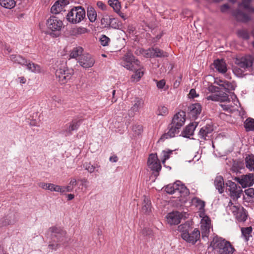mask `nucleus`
Wrapping results in <instances>:
<instances>
[{"label":"nucleus","instance_id":"obj_1","mask_svg":"<svg viewBox=\"0 0 254 254\" xmlns=\"http://www.w3.org/2000/svg\"><path fill=\"white\" fill-rule=\"evenodd\" d=\"M124 66L130 70L134 71L131 78L139 79L143 75V71L141 68L140 62L135 59L132 53L127 52L124 58Z\"/></svg>","mask_w":254,"mask_h":254},{"label":"nucleus","instance_id":"obj_2","mask_svg":"<svg viewBox=\"0 0 254 254\" xmlns=\"http://www.w3.org/2000/svg\"><path fill=\"white\" fill-rule=\"evenodd\" d=\"M51 234V239L55 243L50 244L48 248L50 250H56L60 243H64L66 241V232L61 227L53 226L49 229Z\"/></svg>","mask_w":254,"mask_h":254},{"label":"nucleus","instance_id":"obj_3","mask_svg":"<svg viewBox=\"0 0 254 254\" xmlns=\"http://www.w3.org/2000/svg\"><path fill=\"white\" fill-rule=\"evenodd\" d=\"M210 246L214 250H216L219 254H233L235 251L234 247L230 242L218 236L213 238Z\"/></svg>","mask_w":254,"mask_h":254},{"label":"nucleus","instance_id":"obj_4","mask_svg":"<svg viewBox=\"0 0 254 254\" xmlns=\"http://www.w3.org/2000/svg\"><path fill=\"white\" fill-rule=\"evenodd\" d=\"M189 228L190 226L187 224H182L178 227L179 230L182 232V239L189 243L194 244L200 239V232L195 228L190 233Z\"/></svg>","mask_w":254,"mask_h":254},{"label":"nucleus","instance_id":"obj_5","mask_svg":"<svg viewBox=\"0 0 254 254\" xmlns=\"http://www.w3.org/2000/svg\"><path fill=\"white\" fill-rule=\"evenodd\" d=\"M66 16L68 22L72 24L78 23L85 17V11L80 6L74 7L68 12Z\"/></svg>","mask_w":254,"mask_h":254},{"label":"nucleus","instance_id":"obj_6","mask_svg":"<svg viewBox=\"0 0 254 254\" xmlns=\"http://www.w3.org/2000/svg\"><path fill=\"white\" fill-rule=\"evenodd\" d=\"M73 74L72 69L66 67L58 69L55 73L56 76L61 84H64L71 78Z\"/></svg>","mask_w":254,"mask_h":254},{"label":"nucleus","instance_id":"obj_7","mask_svg":"<svg viewBox=\"0 0 254 254\" xmlns=\"http://www.w3.org/2000/svg\"><path fill=\"white\" fill-rule=\"evenodd\" d=\"M10 60L13 63L21 65H25L29 70L32 72H36L39 70V66L33 63H27V60L20 55H11L10 56Z\"/></svg>","mask_w":254,"mask_h":254},{"label":"nucleus","instance_id":"obj_8","mask_svg":"<svg viewBox=\"0 0 254 254\" xmlns=\"http://www.w3.org/2000/svg\"><path fill=\"white\" fill-rule=\"evenodd\" d=\"M165 190L169 194H173L177 191L186 194L189 192L187 188L179 181L167 185L165 188Z\"/></svg>","mask_w":254,"mask_h":254},{"label":"nucleus","instance_id":"obj_9","mask_svg":"<svg viewBox=\"0 0 254 254\" xmlns=\"http://www.w3.org/2000/svg\"><path fill=\"white\" fill-rule=\"evenodd\" d=\"M254 58L251 55H247L240 58H236L235 64L245 70L251 67L254 63Z\"/></svg>","mask_w":254,"mask_h":254},{"label":"nucleus","instance_id":"obj_10","mask_svg":"<svg viewBox=\"0 0 254 254\" xmlns=\"http://www.w3.org/2000/svg\"><path fill=\"white\" fill-rule=\"evenodd\" d=\"M48 28L52 31H60L63 25L62 20L55 16H51L47 21Z\"/></svg>","mask_w":254,"mask_h":254},{"label":"nucleus","instance_id":"obj_11","mask_svg":"<svg viewBox=\"0 0 254 254\" xmlns=\"http://www.w3.org/2000/svg\"><path fill=\"white\" fill-rule=\"evenodd\" d=\"M226 190L230 191L231 196L239 198L241 196L242 190L240 187H237L236 184L232 181H228L226 183Z\"/></svg>","mask_w":254,"mask_h":254},{"label":"nucleus","instance_id":"obj_12","mask_svg":"<svg viewBox=\"0 0 254 254\" xmlns=\"http://www.w3.org/2000/svg\"><path fill=\"white\" fill-rule=\"evenodd\" d=\"M181 127L170 123L168 126V131L163 134L158 141H164L166 139L174 137L180 132Z\"/></svg>","mask_w":254,"mask_h":254},{"label":"nucleus","instance_id":"obj_13","mask_svg":"<svg viewBox=\"0 0 254 254\" xmlns=\"http://www.w3.org/2000/svg\"><path fill=\"white\" fill-rule=\"evenodd\" d=\"M79 64L84 68H89L93 66L95 60L89 54H84L78 58Z\"/></svg>","mask_w":254,"mask_h":254},{"label":"nucleus","instance_id":"obj_14","mask_svg":"<svg viewBox=\"0 0 254 254\" xmlns=\"http://www.w3.org/2000/svg\"><path fill=\"white\" fill-rule=\"evenodd\" d=\"M235 180L241 185L244 188L252 186L254 183V175H243L241 177H236Z\"/></svg>","mask_w":254,"mask_h":254},{"label":"nucleus","instance_id":"obj_15","mask_svg":"<svg viewBox=\"0 0 254 254\" xmlns=\"http://www.w3.org/2000/svg\"><path fill=\"white\" fill-rule=\"evenodd\" d=\"M68 4V0H58L55 2L51 8V11L53 14H58L62 11H65L64 9Z\"/></svg>","mask_w":254,"mask_h":254},{"label":"nucleus","instance_id":"obj_16","mask_svg":"<svg viewBox=\"0 0 254 254\" xmlns=\"http://www.w3.org/2000/svg\"><path fill=\"white\" fill-rule=\"evenodd\" d=\"M185 121L186 113L183 111H181L174 116L171 123L172 125L182 127L184 125Z\"/></svg>","mask_w":254,"mask_h":254},{"label":"nucleus","instance_id":"obj_17","mask_svg":"<svg viewBox=\"0 0 254 254\" xmlns=\"http://www.w3.org/2000/svg\"><path fill=\"white\" fill-rule=\"evenodd\" d=\"M207 100L218 101L220 102L230 101L228 95L225 92H219L218 94H211L206 97Z\"/></svg>","mask_w":254,"mask_h":254},{"label":"nucleus","instance_id":"obj_18","mask_svg":"<svg viewBox=\"0 0 254 254\" xmlns=\"http://www.w3.org/2000/svg\"><path fill=\"white\" fill-rule=\"evenodd\" d=\"M182 217V214L178 211L169 213L166 216L167 222L171 225L179 224Z\"/></svg>","mask_w":254,"mask_h":254},{"label":"nucleus","instance_id":"obj_19","mask_svg":"<svg viewBox=\"0 0 254 254\" xmlns=\"http://www.w3.org/2000/svg\"><path fill=\"white\" fill-rule=\"evenodd\" d=\"M232 15L238 21L247 22L250 20V17L248 14L239 9L234 10L232 12Z\"/></svg>","mask_w":254,"mask_h":254},{"label":"nucleus","instance_id":"obj_20","mask_svg":"<svg viewBox=\"0 0 254 254\" xmlns=\"http://www.w3.org/2000/svg\"><path fill=\"white\" fill-rule=\"evenodd\" d=\"M148 51L151 57L153 58H166L168 57V54L158 48H152L149 49Z\"/></svg>","mask_w":254,"mask_h":254},{"label":"nucleus","instance_id":"obj_21","mask_svg":"<svg viewBox=\"0 0 254 254\" xmlns=\"http://www.w3.org/2000/svg\"><path fill=\"white\" fill-rule=\"evenodd\" d=\"M189 114L192 118H196L201 111V106L199 103L193 104L188 107Z\"/></svg>","mask_w":254,"mask_h":254},{"label":"nucleus","instance_id":"obj_22","mask_svg":"<svg viewBox=\"0 0 254 254\" xmlns=\"http://www.w3.org/2000/svg\"><path fill=\"white\" fill-rule=\"evenodd\" d=\"M213 65L217 70L220 73H225L227 70L226 64L223 60H215Z\"/></svg>","mask_w":254,"mask_h":254},{"label":"nucleus","instance_id":"obj_23","mask_svg":"<svg viewBox=\"0 0 254 254\" xmlns=\"http://www.w3.org/2000/svg\"><path fill=\"white\" fill-rule=\"evenodd\" d=\"M213 131L212 127L209 125H206L201 128L200 129L198 136L200 138L206 140V137L209 134H210Z\"/></svg>","mask_w":254,"mask_h":254},{"label":"nucleus","instance_id":"obj_24","mask_svg":"<svg viewBox=\"0 0 254 254\" xmlns=\"http://www.w3.org/2000/svg\"><path fill=\"white\" fill-rule=\"evenodd\" d=\"M214 186L220 193L224 191V182L223 178L221 176H218L214 180Z\"/></svg>","mask_w":254,"mask_h":254},{"label":"nucleus","instance_id":"obj_25","mask_svg":"<svg viewBox=\"0 0 254 254\" xmlns=\"http://www.w3.org/2000/svg\"><path fill=\"white\" fill-rule=\"evenodd\" d=\"M196 127V125H194L193 123L190 124L182 132L181 134L182 136L189 138L190 135H193Z\"/></svg>","mask_w":254,"mask_h":254},{"label":"nucleus","instance_id":"obj_26","mask_svg":"<svg viewBox=\"0 0 254 254\" xmlns=\"http://www.w3.org/2000/svg\"><path fill=\"white\" fill-rule=\"evenodd\" d=\"M16 221L14 214L8 215L0 220V226H4L13 224Z\"/></svg>","mask_w":254,"mask_h":254},{"label":"nucleus","instance_id":"obj_27","mask_svg":"<svg viewBox=\"0 0 254 254\" xmlns=\"http://www.w3.org/2000/svg\"><path fill=\"white\" fill-rule=\"evenodd\" d=\"M215 83L218 84L219 86L223 87L227 92H229L230 91L234 90L235 89L233 84L231 82L227 81L219 80L217 81H215Z\"/></svg>","mask_w":254,"mask_h":254},{"label":"nucleus","instance_id":"obj_28","mask_svg":"<svg viewBox=\"0 0 254 254\" xmlns=\"http://www.w3.org/2000/svg\"><path fill=\"white\" fill-rule=\"evenodd\" d=\"M134 102V104L131 108V110L133 112H138L139 109L143 108L144 106V101L141 98L138 97L135 98Z\"/></svg>","mask_w":254,"mask_h":254},{"label":"nucleus","instance_id":"obj_29","mask_svg":"<svg viewBox=\"0 0 254 254\" xmlns=\"http://www.w3.org/2000/svg\"><path fill=\"white\" fill-rule=\"evenodd\" d=\"M83 49L82 47L78 46L73 48L69 54L70 58L75 59L80 57L82 54Z\"/></svg>","mask_w":254,"mask_h":254},{"label":"nucleus","instance_id":"obj_30","mask_svg":"<svg viewBox=\"0 0 254 254\" xmlns=\"http://www.w3.org/2000/svg\"><path fill=\"white\" fill-rule=\"evenodd\" d=\"M150 200L146 196H144V199L142 203V211L145 214H148L151 211Z\"/></svg>","mask_w":254,"mask_h":254},{"label":"nucleus","instance_id":"obj_31","mask_svg":"<svg viewBox=\"0 0 254 254\" xmlns=\"http://www.w3.org/2000/svg\"><path fill=\"white\" fill-rule=\"evenodd\" d=\"M82 122V120L78 119H73L70 123V125L68 128V131L71 133L72 131L76 130L79 127L81 123Z\"/></svg>","mask_w":254,"mask_h":254},{"label":"nucleus","instance_id":"obj_32","mask_svg":"<svg viewBox=\"0 0 254 254\" xmlns=\"http://www.w3.org/2000/svg\"><path fill=\"white\" fill-rule=\"evenodd\" d=\"M241 230L242 236L244 237L245 241L246 242L248 241L249 240V238L250 237H252V227L251 226L248 227H242Z\"/></svg>","mask_w":254,"mask_h":254},{"label":"nucleus","instance_id":"obj_33","mask_svg":"<svg viewBox=\"0 0 254 254\" xmlns=\"http://www.w3.org/2000/svg\"><path fill=\"white\" fill-rule=\"evenodd\" d=\"M87 15L90 22H93L97 19V13L95 9L92 7H88L87 8Z\"/></svg>","mask_w":254,"mask_h":254},{"label":"nucleus","instance_id":"obj_34","mask_svg":"<svg viewBox=\"0 0 254 254\" xmlns=\"http://www.w3.org/2000/svg\"><path fill=\"white\" fill-rule=\"evenodd\" d=\"M245 163L247 168L250 170H254V155H249L245 159Z\"/></svg>","mask_w":254,"mask_h":254},{"label":"nucleus","instance_id":"obj_35","mask_svg":"<svg viewBox=\"0 0 254 254\" xmlns=\"http://www.w3.org/2000/svg\"><path fill=\"white\" fill-rule=\"evenodd\" d=\"M244 127L247 131H254V119L249 118L244 122Z\"/></svg>","mask_w":254,"mask_h":254},{"label":"nucleus","instance_id":"obj_36","mask_svg":"<svg viewBox=\"0 0 254 254\" xmlns=\"http://www.w3.org/2000/svg\"><path fill=\"white\" fill-rule=\"evenodd\" d=\"M15 4L14 0H0V5L5 8L11 9Z\"/></svg>","mask_w":254,"mask_h":254},{"label":"nucleus","instance_id":"obj_37","mask_svg":"<svg viewBox=\"0 0 254 254\" xmlns=\"http://www.w3.org/2000/svg\"><path fill=\"white\" fill-rule=\"evenodd\" d=\"M202 224L201 225L202 229L205 231H209L211 226V221L208 216L203 217L202 219Z\"/></svg>","mask_w":254,"mask_h":254},{"label":"nucleus","instance_id":"obj_38","mask_svg":"<svg viewBox=\"0 0 254 254\" xmlns=\"http://www.w3.org/2000/svg\"><path fill=\"white\" fill-rule=\"evenodd\" d=\"M108 3L117 13L120 12L121 4L118 0H109Z\"/></svg>","mask_w":254,"mask_h":254},{"label":"nucleus","instance_id":"obj_39","mask_svg":"<svg viewBox=\"0 0 254 254\" xmlns=\"http://www.w3.org/2000/svg\"><path fill=\"white\" fill-rule=\"evenodd\" d=\"M192 202L196 205L197 207H199V209L200 212L203 211L205 203L204 201L201 200L198 197H194L192 199Z\"/></svg>","mask_w":254,"mask_h":254},{"label":"nucleus","instance_id":"obj_40","mask_svg":"<svg viewBox=\"0 0 254 254\" xmlns=\"http://www.w3.org/2000/svg\"><path fill=\"white\" fill-rule=\"evenodd\" d=\"M237 220L239 222H245L247 218V215L244 210L238 211L236 215Z\"/></svg>","mask_w":254,"mask_h":254},{"label":"nucleus","instance_id":"obj_41","mask_svg":"<svg viewBox=\"0 0 254 254\" xmlns=\"http://www.w3.org/2000/svg\"><path fill=\"white\" fill-rule=\"evenodd\" d=\"M87 31V29L86 28L79 27L73 28L71 33L72 35H76L85 33Z\"/></svg>","mask_w":254,"mask_h":254},{"label":"nucleus","instance_id":"obj_42","mask_svg":"<svg viewBox=\"0 0 254 254\" xmlns=\"http://www.w3.org/2000/svg\"><path fill=\"white\" fill-rule=\"evenodd\" d=\"M121 26L122 23L117 18L111 17L110 27H112L114 29H119Z\"/></svg>","mask_w":254,"mask_h":254},{"label":"nucleus","instance_id":"obj_43","mask_svg":"<svg viewBox=\"0 0 254 254\" xmlns=\"http://www.w3.org/2000/svg\"><path fill=\"white\" fill-rule=\"evenodd\" d=\"M111 17L108 15H105L101 20V25L105 28L110 27Z\"/></svg>","mask_w":254,"mask_h":254},{"label":"nucleus","instance_id":"obj_44","mask_svg":"<svg viewBox=\"0 0 254 254\" xmlns=\"http://www.w3.org/2000/svg\"><path fill=\"white\" fill-rule=\"evenodd\" d=\"M148 167L152 171L156 172L157 173H159L161 169V165L159 160L156 162H153V163L149 165Z\"/></svg>","mask_w":254,"mask_h":254},{"label":"nucleus","instance_id":"obj_45","mask_svg":"<svg viewBox=\"0 0 254 254\" xmlns=\"http://www.w3.org/2000/svg\"><path fill=\"white\" fill-rule=\"evenodd\" d=\"M252 0H242V2L239 4V6H243L245 9H248L251 12H254V8L252 7L250 3Z\"/></svg>","mask_w":254,"mask_h":254},{"label":"nucleus","instance_id":"obj_46","mask_svg":"<svg viewBox=\"0 0 254 254\" xmlns=\"http://www.w3.org/2000/svg\"><path fill=\"white\" fill-rule=\"evenodd\" d=\"M238 36L245 40H248L250 38L249 32L246 30H240L237 31Z\"/></svg>","mask_w":254,"mask_h":254},{"label":"nucleus","instance_id":"obj_47","mask_svg":"<svg viewBox=\"0 0 254 254\" xmlns=\"http://www.w3.org/2000/svg\"><path fill=\"white\" fill-rule=\"evenodd\" d=\"M133 131L136 134H140L143 131V127L140 125H135L132 127Z\"/></svg>","mask_w":254,"mask_h":254},{"label":"nucleus","instance_id":"obj_48","mask_svg":"<svg viewBox=\"0 0 254 254\" xmlns=\"http://www.w3.org/2000/svg\"><path fill=\"white\" fill-rule=\"evenodd\" d=\"M158 160H159L157 159V156L156 154H150V155L149 156V157L148 158V161H147L148 166L153 163V162H156V161H157Z\"/></svg>","mask_w":254,"mask_h":254},{"label":"nucleus","instance_id":"obj_49","mask_svg":"<svg viewBox=\"0 0 254 254\" xmlns=\"http://www.w3.org/2000/svg\"><path fill=\"white\" fill-rule=\"evenodd\" d=\"M241 67H235L233 69L234 73L239 77H242L244 74V70L241 68Z\"/></svg>","mask_w":254,"mask_h":254},{"label":"nucleus","instance_id":"obj_50","mask_svg":"<svg viewBox=\"0 0 254 254\" xmlns=\"http://www.w3.org/2000/svg\"><path fill=\"white\" fill-rule=\"evenodd\" d=\"M83 167L85 169L87 170L89 173L93 172L95 169V167L91 165L90 163H85L83 164Z\"/></svg>","mask_w":254,"mask_h":254},{"label":"nucleus","instance_id":"obj_51","mask_svg":"<svg viewBox=\"0 0 254 254\" xmlns=\"http://www.w3.org/2000/svg\"><path fill=\"white\" fill-rule=\"evenodd\" d=\"M168 111L167 107L165 106H161L158 108V115L166 116L168 114Z\"/></svg>","mask_w":254,"mask_h":254},{"label":"nucleus","instance_id":"obj_52","mask_svg":"<svg viewBox=\"0 0 254 254\" xmlns=\"http://www.w3.org/2000/svg\"><path fill=\"white\" fill-rule=\"evenodd\" d=\"M101 44L103 46H106L108 45L110 39L106 35H103L100 39Z\"/></svg>","mask_w":254,"mask_h":254},{"label":"nucleus","instance_id":"obj_53","mask_svg":"<svg viewBox=\"0 0 254 254\" xmlns=\"http://www.w3.org/2000/svg\"><path fill=\"white\" fill-rule=\"evenodd\" d=\"M51 191L60 192H62V186L56 185L53 184H51V187L50 188Z\"/></svg>","mask_w":254,"mask_h":254},{"label":"nucleus","instance_id":"obj_54","mask_svg":"<svg viewBox=\"0 0 254 254\" xmlns=\"http://www.w3.org/2000/svg\"><path fill=\"white\" fill-rule=\"evenodd\" d=\"M245 193L248 196L254 199V189L249 188L245 190Z\"/></svg>","mask_w":254,"mask_h":254},{"label":"nucleus","instance_id":"obj_55","mask_svg":"<svg viewBox=\"0 0 254 254\" xmlns=\"http://www.w3.org/2000/svg\"><path fill=\"white\" fill-rule=\"evenodd\" d=\"M172 152H173V151L170 150H169L167 151H163V159L162 160L163 163H164L165 161L167 159H169L170 154H171L172 153Z\"/></svg>","mask_w":254,"mask_h":254},{"label":"nucleus","instance_id":"obj_56","mask_svg":"<svg viewBox=\"0 0 254 254\" xmlns=\"http://www.w3.org/2000/svg\"><path fill=\"white\" fill-rule=\"evenodd\" d=\"M208 90L211 93L218 92L219 91V88L217 86L211 85L208 86Z\"/></svg>","mask_w":254,"mask_h":254},{"label":"nucleus","instance_id":"obj_57","mask_svg":"<svg viewBox=\"0 0 254 254\" xmlns=\"http://www.w3.org/2000/svg\"><path fill=\"white\" fill-rule=\"evenodd\" d=\"M62 192H64L65 191L70 192V191H72L73 190V187L70 186L68 184V185L67 186L62 187Z\"/></svg>","mask_w":254,"mask_h":254},{"label":"nucleus","instance_id":"obj_58","mask_svg":"<svg viewBox=\"0 0 254 254\" xmlns=\"http://www.w3.org/2000/svg\"><path fill=\"white\" fill-rule=\"evenodd\" d=\"M97 6L102 10H106L107 9V5L101 1H98L97 2Z\"/></svg>","mask_w":254,"mask_h":254},{"label":"nucleus","instance_id":"obj_59","mask_svg":"<svg viewBox=\"0 0 254 254\" xmlns=\"http://www.w3.org/2000/svg\"><path fill=\"white\" fill-rule=\"evenodd\" d=\"M190 98L193 99L195 97L198 96V94H197L196 91L194 89H191L189 93Z\"/></svg>","mask_w":254,"mask_h":254},{"label":"nucleus","instance_id":"obj_60","mask_svg":"<svg viewBox=\"0 0 254 254\" xmlns=\"http://www.w3.org/2000/svg\"><path fill=\"white\" fill-rule=\"evenodd\" d=\"M182 75H180V76L178 78V79L174 83V88H178L179 86L180 83L182 81Z\"/></svg>","mask_w":254,"mask_h":254},{"label":"nucleus","instance_id":"obj_61","mask_svg":"<svg viewBox=\"0 0 254 254\" xmlns=\"http://www.w3.org/2000/svg\"><path fill=\"white\" fill-rule=\"evenodd\" d=\"M165 80H161L157 82V86L159 89H162L165 86Z\"/></svg>","mask_w":254,"mask_h":254},{"label":"nucleus","instance_id":"obj_62","mask_svg":"<svg viewBox=\"0 0 254 254\" xmlns=\"http://www.w3.org/2000/svg\"><path fill=\"white\" fill-rule=\"evenodd\" d=\"M230 7L228 4H224L221 6L220 10L222 12H225L227 10L229 9Z\"/></svg>","mask_w":254,"mask_h":254},{"label":"nucleus","instance_id":"obj_63","mask_svg":"<svg viewBox=\"0 0 254 254\" xmlns=\"http://www.w3.org/2000/svg\"><path fill=\"white\" fill-rule=\"evenodd\" d=\"M69 185L73 187V186H75L77 185V181H76V179H72L70 180V181L69 183Z\"/></svg>","mask_w":254,"mask_h":254},{"label":"nucleus","instance_id":"obj_64","mask_svg":"<svg viewBox=\"0 0 254 254\" xmlns=\"http://www.w3.org/2000/svg\"><path fill=\"white\" fill-rule=\"evenodd\" d=\"M110 160L113 162H116L118 161V157L117 156H113L110 157Z\"/></svg>","mask_w":254,"mask_h":254}]
</instances>
